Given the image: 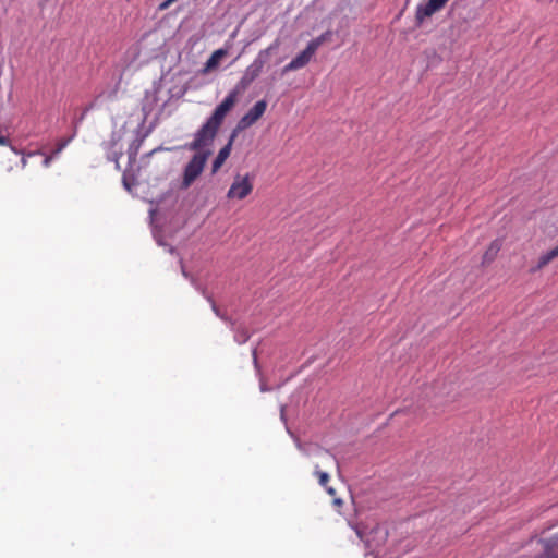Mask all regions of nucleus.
<instances>
[{
  "mask_svg": "<svg viewBox=\"0 0 558 558\" xmlns=\"http://www.w3.org/2000/svg\"><path fill=\"white\" fill-rule=\"evenodd\" d=\"M239 96V89H232L228 93L225 99L215 108L211 116L195 133L194 140L187 145L190 150H199L213 144L226 117L235 106Z\"/></svg>",
  "mask_w": 558,
  "mask_h": 558,
  "instance_id": "f257e3e1",
  "label": "nucleus"
},
{
  "mask_svg": "<svg viewBox=\"0 0 558 558\" xmlns=\"http://www.w3.org/2000/svg\"><path fill=\"white\" fill-rule=\"evenodd\" d=\"M239 96V89H232L228 93L225 99L215 108L211 116L195 133L194 140L187 145L190 150H199L213 144L226 117L235 106Z\"/></svg>",
  "mask_w": 558,
  "mask_h": 558,
  "instance_id": "f03ea898",
  "label": "nucleus"
},
{
  "mask_svg": "<svg viewBox=\"0 0 558 558\" xmlns=\"http://www.w3.org/2000/svg\"><path fill=\"white\" fill-rule=\"evenodd\" d=\"M279 43L276 40L267 49L259 51L254 61L245 69L241 80L233 89H239V94L244 92L260 75L269 52L276 49Z\"/></svg>",
  "mask_w": 558,
  "mask_h": 558,
  "instance_id": "7ed1b4c3",
  "label": "nucleus"
},
{
  "mask_svg": "<svg viewBox=\"0 0 558 558\" xmlns=\"http://www.w3.org/2000/svg\"><path fill=\"white\" fill-rule=\"evenodd\" d=\"M195 150L196 154L192 157V159L187 162L183 171V178L181 182V189H189L193 182L201 175L203 172L206 161L210 156L211 151L209 149Z\"/></svg>",
  "mask_w": 558,
  "mask_h": 558,
  "instance_id": "20e7f679",
  "label": "nucleus"
},
{
  "mask_svg": "<svg viewBox=\"0 0 558 558\" xmlns=\"http://www.w3.org/2000/svg\"><path fill=\"white\" fill-rule=\"evenodd\" d=\"M254 175L246 173L245 175H235L233 182L231 183L227 197L229 199H239L242 201L246 198L254 189Z\"/></svg>",
  "mask_w": 558,
  "mask_h": 558,
  "instance_id": "39448f33",
  "label": "nucleus"
},
{
  "mask_svg": "<svg viewBox=\"0 0 558 558\" xmlns=\"http://www.w3.org/2000/svg\"><path fill=\"white\" fill-rule=\"evenodd\" d=\"M449 0H428L426 3H420L415 9V24L417 26L432 17L435 13L441 11Z\"/></svg>",
  "mask_w": 558,
  "mask_h": 558,
  "instance_id": "423d86ee",
  "label": "nucleus"
},
{
  "mask_svg": "<svg viewBox=\"0 0 558 558\" xmlns=\"http://www.w3.org/2000/svg\"><path fill=\"white\" fill-rule=\"evenodd\" d=\"M267 109L266 100H258L255 105L239 120L235 134L238 131L245 130L255 124L265 113Z\"/></svg>",
  "mask_w": 558,
  "mask_h": 558,
  "instance_id": "0eeeda50",
  "label": "nucleus"
},
{
  "mask_svg": "<svg viewBox=\"0 0 558 558\" xmlns=\"http://www.w3.org/2000/svg\"><path fill=\"white\" fill-rule=\"evenodd\" d=\"M530 542H535L542 548L533 558H558V533L546 538L532 537Z\"/></svg>",
  "mask_w": 558,
  "mask_h": 558,
  "instance_id": "6e6552de",
  "label": "nucleus"
},
{
  "mask_svg": "<svg viewBox=\"0 0 558 558\" xmlns=\"http://www.w3.org/2000/svg\"><path fill=\"white\" fill-rule=\"evenodd\" d=\"M315 51L307 45L305 49L300 52L295 58H293L287 65L283 68V73L298 71L306 66L312 58L315 56Z\"/></svg>",
  "mask_w": 558,
  "mask_h": 558,
  "instance_id": "1a4fd4ad",
  "label": "nucleus"
},
{
  "mask_svg": "<svg viewBox=\"0 0 558 558\" xmlns=\"http://www.w3.org/2000/svg\"><path fill=\"white\" fill-rule=\"evenodd\" d=\"M236 137L235 131L232 132L228 143L219 150L215 160L213 161V173H216L225 163V161L229 158L232 149V144L234 138Z\"/></svg>",
  "mask_w": 558,
  "mask_h": 558,
  "instance_id": "9d476101",
  "label": "nucleus"
},
{
  "mask_svg": "<svg viewBox=\"0 0 558 558\" xmlns=\"http://www.w3.org/2000/svg\"><path fill=\"white\" fill-rule=\"evenodd\" d=\"M228 56V49L220 48L215 50L211 56L208 58V60L205 62L204 68L201 70L202 74H208L211 71L216 70L220 61Z\"/></svg>",
  "mask_w": 558,
  "mask_h": 558,
  "instance_id": "9b49d317",
  "label": "nucleus"
},
{
  "mask_svg": "<svg viewBox=\"0 0 558 558\" xmlns=\"http://www.w3.org/2000/svg\"><path fill=\"white\" fill-rule=\"evenodd\" d=\"M558 257V244L549 251L539 255L536 264L531 267V272H537L548 266L553 260Z\"/></svg>",
  "mask_w": 558,
  "mask_h": 558,
  "instance_id": "f8f14e48",
  "label": "nucleus"
},
{
  "mask_svg": "<svg viewBox=\"0 0 558 558\" xmlns=\"http://www.w3.org/2000/svg\"><path fill=\"white\" fill-rule=\"evenodd\" d=\"M500 248H501V242L499 240L493 241L483 255V263L484 264L492 263L496 258Z\"/></svg>",
  "mask_w": 558,
  "mask_h": 558,
  "instance_id": "ddd939ff",
  "label": "nucleus"
},
{
  "mask_svg": "<svg viewBox=\"0 0 558 558\" xmlns=\"http://www.w3.org/2000/svg\"><path fill=\"white\" fill-rule=\"evenodd\" d=\"M332 33L327 31L318 37L312 39L307 45L316 52L318 48L326 41L330 40Z\"/></svg>",
  "mask_w": 558,
  "mask_h": 558,
  "instance_id": "4468645a",
  "label": "nucleus"
},
{
  "mask_svg": "<svg viewBox=\"0 0 558 558\" xmlns=\"http://www.w3.org/2000/svg\"><path fill=\"white\" fill-rule=\"evenodd\" d=\"M315 475L317 476L318 478V482L322 486L324 487H327V484L329 482V475L328 473L324 472V471H320L318 469V465L315 466Z\"/></svg>",
  "mask_w": 558,
  "mask_h": 558,
  "instance_id": "2eb2a0df",
  "label": "nucleus"
},
{
  "mask_svg": "<svg viewBox=\"0 0 558 558\" xmlns=\"http://www.w3.org/2000/svg\"><path fill=\"white\" fill-rule=\"evenodd\" d=\"M72 138L73 137L71 136L59 141L56 145V148L52 150L53 156H58L69 145Z\"/></svg>",
  "mask_w": 558,
  "mask_h": 558,
  "instance_id": "dca6fc26",
  "label": "nucleus"
},
{
  "mask_svg": "<svg viewBox=\"0 0 558 558\" xmlns=\"http://www.w3.org/2000/svg\"><path fill=\"white\" fill-rule=\"evenodd\" d=\"M172 3H174V0H165L163 2H161L158 7V9L160 11H165L167 10Z\"/></svg>",
  "mask_w": 558,
  "mask_h": 558,
  "instance_id": "f3484780",
  "label": "nucleus"
},
{
  "mask_svg": "<svg viewBox=\"0 0 558 558\" xmlns=\"http://www.w3.org/2000/svg\"><path fill=\"white\" fill-rule=\"evenodd\" d=\"M54 157L56 156H53V154L46 156L43 161L44 167H46V168L49 167Z\"/></svg>",
  "mask_w": 558,
  "mask_h": 558,
  "instance_id": "a211bd4d",
  "label": "nucleus"
},
{
  "mask_svg": "<svg viewBox=\"0 0 558 558\" xmlns=\"http://www.w3.org/2000/svg\"><path fill=\"white\" fill-rule=\"evenodd\" d=\"M0 145L1 146H9L10 145V141L8 137L3 136L0 134Z\"/></svg>",
  "mask_w": 558,
  "mask_h": 558,
  "instance_id": "6ab92c4d",
  "label": "nucleus"
},
{
  "mask_svg": "<svg viewBox=\"0 0 558 558\" xmlns=\"http://www.w3.org/2000/svg\"><path fill=\"white\" fill-rule=\"evenodd\" d=\"M325 488H326L327 493H328L330 496H335V495H336V490H335V488H332V487H328V486H327V487H325Z\"/></svg>",
  "mask_w": 558,
  "mask_h": 558,
  "instance_id": "aec40b11",
  "label": "nucleus"
},
{
  "mask_svg": "<svg viewBox=\"0 0 558 558\" xmlns=\"http://www.w3.org/2000/svg\"><path fill=\"white\" fill-rule=\"evenodd\" d=\"M333 504H335L336 506H339V507H340V506L343 504V501H342V499H341V498H335V499H333Z\"/></svg>",
  "mask_w": 558,
  "mask_h": 558,
  "instance_id": "412c9836",
  "label": "nucleus"
},
{
  "mask_svg": "<svg viewBox=\"0 0 558 558\" xmlns=\"http://www.w3.org/2000/svg\"><path fill=\"white\" fill-rule=\"evenodd\" d=\"M21 162H22V168H25V167H26V165H27V160H26V158H25V157H23V158H22V160H21Z\"/></svg>",
  "mask_w": 558,
  "mask_h": 558,
  "instance_id": "4be33fe9",
  "label": "nucleus"
},
{
  "mask_svg": "<svg viewBox=\"0 0 558 558\" xmlns=\"http://www.w3.org/2000/svg\"><path fill=\"white\" fill-rule=\"evenodd\" d=\"M356 534H357V536H359L361 539H363V535H362V532H361V531L356 530Z\"/></svg>",
  "mask_w": 558,
  "mask_h": 558,
  "instance_id": "5701e85b",
  "label": "nucleus"
},
{
  "mask_svg": "<svg viewBox=\"0 0 558 558\" xmlns=\"http://www.w3.org/2000/svg\"><path fill=\"white\" fill-rule=\"evenodd\" d=\"M12 150H13V153H15V154H17V153H19L14 147H12Z\"/></svg>",
  "mask_w": 558,
  "mask_h": 558,
  "instance_id": "b1692460",
  "label": "nucleus"
}]
</instances>
